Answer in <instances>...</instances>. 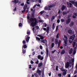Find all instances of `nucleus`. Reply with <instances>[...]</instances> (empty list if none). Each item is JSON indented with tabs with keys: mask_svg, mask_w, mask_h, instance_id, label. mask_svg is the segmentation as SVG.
<instances>
[{
	"mask_svg": "<svg viewBox=\"0 0 77 77\" xmlns=\"http://www.w3.org/2000/svg\"><path fill=\"white\" fill-rule=\"evenodd\" d=\"M27 21L28 23L31 22V26H32V27H34V26H36L37 24V19L36 18H30L29 16H28L27 17Z\"/></svg>",
	"mask_w": 77,
	"mask_h": 77,
	"instance_id": "nucleus-1",
	"label": "nucleus"
},
{
	"mask_svg": "<svg viewBox=\"0 0 77 77\" xmlns=\"http://www.w3.org/2000/svg\"><path fill=\"white\" fill-rule=\"evenodd\" d=\"M64 38H65L66 40H64V46H67V42H68V37L67 36L65 35L64 36Z\"/></svg>",
	"mask_w": 77,
	"mask_h": 77,
	"instance_id": "nucleus-2",
	"label": "nucleus"
},
{
	"mask_svg": "<svg viewBox=\"0 0 77 77\" xmlns=\"http://www.w3.org/2000/svg\"><path fill=\"white\" fill-rule=\"evenodd\" d=\"M40 41L42 42V43H43V44H45V45L47 46V41L46 39L41 40Z\"/></svg>",
	"mask_w": 77,
	"mask_h": 77,
	"instance_id": "nucleus-3",
	"label": "nucleus"
},
{
	"mask_svg": "<svg viewBox=\"0 0 77 77\" xmlns=\"http://www.w3.org/2000/svg\"><path fill=\"white\" fill-rule=\"evenodd\" d=\"M68 33L70 35H72V34H74V31H72L71 29H69L68 30Z\"/></svg>",
	"mask_w": 77,
	"mask_h": 77,
	"instance_id": "nucleus-4",
	"label": "nucleus"
},
{
	"mask_svg": "<svg viewBox=\"0 0 77 77\" xmlns=\"http://www.w3.org/2000/svg\"><path fill=\"white\" fill-rule=\"evenodd\" d=\"M70 65V63L69 62H67L66 63V64L65 65V68H69V65Z\"/></svg>",
	"mask_w": 77,
	"mask_h": 77,
	"instance_id": "nucleus-5",
	"label": "nucleus"
},
{
	"mask_svg": "<svg viewBox=\"0 0 77 77\" xmlns=\"http://www.w3.org/2000/svg\"><path fill=\"white\" fill-rule=\"evenodd\" d=\"M75 35L74 34L72 35L70 37L69 39H71L72 40H74V38H75Z\"/></svg>",
	"mask_w": 77,
	"mask_h": 77,
	"instance_id": "nucleus-6",
	"label": "nucleus"
},
{
	"mask_svg": "<svg viewBox=\"0 0 77 77\" xmlns=\"http://www.w3.org/2000/svg\"><path fill=\"white\" fill-rule=\"evenodd\" d=\"M66 9V5H63L62 6L61 10L62 11H64V10H65V9Z\"/></svg>",
	"mask_w": 77,
	"mask_h": 77,
	"instance_id": "nucleus-7",
	"label": "nucleus"
},
{
	"mask_svg": "<svg viewBox=\"0 0 77 77\" xmlns=\"http://www.w3.org/2000/svg\"><path fill=\"white\" fill-rule=\"evenodd\" d=\"M35 10H34L32 14V16L31 18H35Z\"/></svg>",
	"mask_w": 77,
	"mask_h": 77,
	"instance_id": "nucleus-8",
	"label": "nucleus"
},
{
	"mask_svg": "<svg viewBox=\"0 0 77 77\" xmlns=\"http://www.w3.org/2000/svg\"><path fill=\"white\" fill-rule=\"evenodd\" d=\"M67 74V70L64 71L62 74L63 76H65Z\"/></svg>",
	"mask_w": 77,
	"mask_h": 77,
	"instance_id": "nucleus-9",
	"label": "nucleus"
},
{
	"mask_svg": "<svg viewBox=\"0 0 77 77\" xmlns=\"http://www.w3.org/2000/svg\"><path fill=\"white\" fill-rule=\"evenodd\" d=\"M71 18H69L67 19L66 20V23L67 24H69L71 22Z\"/></svg>",
	"mask_w": 77,
	"mask_h": 77,
	"instance_id": "nucleus-10",
	"label": "nucleus"
},
{
	"mask_svg": "<svg viewBox=\"0 0 77 77\" xmlns=\"http://www.w3.org/2000/svg\"><path fill=\"white\" fill-rule=\"evenodd\" d=\"M42 72V71L39 70V69L37 70V73H38L39 75H41V74Z\"/></svg>",
	"mask_w": 77,
	"mask_h": 77,
	"instance_id": "nucleus-11",
	"label": "nucleus"
},
{
	"mask_svg": "<svg viewBox=\"0 0 77 77\" xmlns=\"http://www.w3.org/2000/svg\"><path fill=\"white\" fill-rule=\"evenodd\" d=\"M67 5H68V8H72V5L71 3H69V4H68V2L67 3Z\"/></svg>",
	"mask_w": 77,
	"mask_h": 77,
	"instance_id": "nucleus-12",
	"label": "nucleus"
},
{
	"mask_svg": "<svg viewBox=\"0 0 77 77\" xmlns=\"http://www.w3.org/2000/svg\"><path fill=\"white\" fill-rule=\"evenodd\" d=\"M74 25V22L73 21H72L69 25L70 27H72V26H73Z\"/></svg>",
	"mask_w": 77,
	"mask_h": 77,
	"instance_id": "nucleus-13",
	"label": "nucleus"
},
{
	"mask_svg": "<svg viewBox=\"0 0 77 77\" xmlns=\"http://www.w3.org/2000/svg\"><path fill=\"white\" fill-rule=\"evenodd\" d=\"M77 16V13H74L73 14V18H75Z\"/></svg>",
	"mask_w": 77,
	"mask_h": 77,
	"instance_id": "nucleus-14",
	"label": "nucleus"
},
{
	"mask_svg": "<svg viewBox=\"0 0 77 77\" xmlns=\"http://www.w3.org/2000/svg\"><path fill=\"white\" fill-rule=\"evenodd\" d=\"M55 5L54 4H53L48 6L49 8H54L55 6Z\"/></svg>",
	"mask_w": 77,
	"mask_h": 77,
	"instance_id": "nucleus-15",
	"label": "nucleus"
},
{
	"mask_svg": "<svg viewBox=\"0 0 77 77\" xmlns=\"http://www.w3.org/2000/svg\"><path fill=\"white\" fill-rule=\"evenodd\" d=\"M55 45L58 44V39L56 38L55 40Z\"/></svg>",
	"mask_w": 77,
	"mask_h": 77,
	"instance_id": "nucleus-16",
	"label": "nucleus"
},
{
	"mask_svg": "<svg viewBox=\"0 0 77 77\" xmlns=\"http://www.w3.org/2000/svg\"><path fill=\"white\" fill-rule=\"evenodd\" d=\"M46 55L47 57H48V48H46Z\"/></svg>",
	"mask_w": 77,
	"mask_h": 77,
	"instance_id": "nucleus-17",
	"label": "nucleus"
},
{
	"mask_svg": "<svg viewBox=\"0 0 77 77\" xmlns=\"http://www.w3.org/2000/svg\"><path fill=\"white\" fill-rule=\"evenodd\" d=\"M22 52L23 54H24L25 53H26V49H23V47H22Z\"/></svg>",
	"mask_w": 77,
	"mask_h": 77,
	"instance_id": "nucleus-18",
	"label": "nucleus"
},
{
	"mask_svg": "<svg viewBox=\"0 0 77 77\" xmlns=\"http://www.w3.org/2000/svg\"><path fill=\"white\" fill-rule=\"evenodd\" d=\"M49 29H50V27L48 26L47 27V30H46V32H47V34H48L49 33Z\"/></svg>",
	"mask_w": 77,
	"mask_h": 77,
	"instance_id": "nucleus-19",
	"label": "nucleus"
},
{
	"mask_svg": "<svg viewBox=\"0 0 77 77\" xmlns=\"http://www.w3.org/2000/svg\"><path fill=\"white\" fill-rule=\"evenodd\" d=\"M64 53H65V50H63L60 53V54L62 55L64 54Z\"/></svg>",
	"mask_w": 77,
	"mask_h": 77,
	"instance_id": "nucleus-20",
	"label": "nucleus"
},
{
	"mask_svg": "<svg viewBox=\"0 0 77 77\" xmlns=\"http://www.w3.org/2000/svg\"><path fill=\"white\" fill-rule=\"evenodd\" d=\"M30 37H28L27 38H26V41L27 42H28L29 41V39H30Z\"/></svg>",
	"mask_w": 77,
	"mask_h": 77,
	"instance_id": "nucleus-21",
	"label": "nucleus"
},
{
	"mask_svg": "<svg viewBox=\"0 0 77 77\" xmlns=\"http://www.w3.org/2000/svg\"><path fill=\"white\" fill-rule=\"evenodd\" d=\"M76 49V48H75L74 49L73 53V54L74 55L75 54V53H76V51L75 50Z\"/></svg>",
	"mask_w": 77,
	"mask_h": 77,
	"instance_id": "nucleus-22",
	"label": "nucleus"
},
{
	"mask_svg": "<svg viewBox=\"0 0 77 77\" xmlns=\"http://www.w3.org/2000/svg\"><path fill=\"white\" fill-rule=\"evenodd\" d=\"M27 4H26L23 7V9H25L26 10V9H27Z\"/></svg>",
	"mask_w": 77,
	"mask_h": 77,
	"instance_id": "nucleus-23",
	"label": "nucleus"
},
{
	"mask_svg": "<svg viewBox=\"0 0 77 77\" xmlns=\"http://www.w3.org/2000/svg\"><path fill=\"white\" fill-rule=\"evenodd\" d=\"M75 44H76V42H73L72 46L73 47H74L75 46Z\"/></svg>",
	"mask_w": 77,
	"mask_h": 77,
	"instance_id": "nucleus-24",
	"label": "nucleus"
},
{
	"mask_svg": "<svg viewBox=\"0 0 77 77\" xmlns=\"http://www.w3.org/2000/svg\"><path fill=\"white\" fill-rule=\"evenodd\" d=\"M22 47H23V48L25 49L27 47V45H26L25 44L23 45V46Z\"/></svg>",
	"mask_w": 77,
	"mask_h": 77,
	"instance_id": "nucleus-25",
	"label": "nucleus"
},
{
	"mask_svg": "<svg viewBox=\"0 0 77 77\" xmlns=\"http://www.w3.org/2000/svg\"><path fill=\"white\" fill-rule=\"evenodd\" d=\"M14 3H15L16 4V3H18L19 2V0H15L13 2Z\"/></svg>",
	"mask_w": 77,
	"mask_h": 77,
	"instance_id": "nucleus-26",
	"label": "nucleus"
},
{
	"mask_svg": "<svg viewBox=\"0 0 77 77\" xmlns=\"http://www.w3.org/2000/svg\"><path fill=\"white\" fill-rule=\"evenodd\" d=\"M60 70L61 71H64L65 70V69H64L63 68V67H62L60 68Z\"/></svg>",
	"mask_w": 77,
	"mask_h": 77,
	"instance_id": "nucleus-27",
	"label": "nucleus"
},
{
	"mask_svg": "<svg viewBox=\"0 0 77 77\" xmlns=\"http://www.w3.org/2000/svg\"><path fill=\"white\" fill-rule=\"evenodd\" d=\"M72 52V49L71 48L69 51V54H71Z\"/></svg>",
	"mask_w": 77,
	"mask_h": 77,
	"instance_id": "nucleus-28",
	"label": "nucleus"
},
{
	"mask_svg": "<svg viewBox=\"0 0 77 77\" xmlns=\"http://www.w3.org/2000/svg\"><path fill=\"white\" fill-rule=\"evenodd\" d=\"M54 25H55V23H54L52 25V29L53 30H54V28H55V27L54 26Z\"/></svg>",
	"mask_w": 77,
	"mask_h": 77,
	"instance_id": "nucleus-29",
	"label": "nucleus"
},
{
	"mask_svg": "<svg viewBox=\"0 0 77 77\" xmlns=\"http://www.w3.org/2000/svg\"><path fill=\"white\" fill-rule=\"evenodd\" d=\"M42 65V63H41L38 64V67H40Z\"/></svg>",
	"mask_w": 77,
	"mask_h": 77,
	"instance_id": "nucleus-30",
	"label": "nucleus"
},
{
	"mask_svg": "<svg viewBox=\"0 0 77 77\" xmlns=\"http://www.w3.org/2000/svg\"><path fill=\"white\" fill-rule=\"evenodd\" d=\"M55 18V16H53L51 19V21H53V20H54Z\"/></svg>",
	"mask_w": 77,
	"mask_h": 77,
	"instance_id": "nucleus-31",
	"label": "nucleus"
},
{
	"mask_svg": "<svg viewBox=\"0 0 77 77\" xmlns=\"http://www.w3.org/2000/svg\"><path fill=\"white\" fill-rule=\"evenodd\" d=\"M51 48H53V47H54V43H52L51 44Z\"/></svg>",
	"mask_w": 77,
	"mask_h": 77,
	"instance_id": "nucleus-32",
	"label": "nucleus"
},
{
	"mask_svg": "<svg viewBox=\"0 0 77 77\" xmlns=\"http://www.w3.org/2000/svg\"><path fill=\"white\" fill-rule=\"evenodd\" d=\"M73 40H71V39H69V43H70V44L72 43V42H73Z\"/></svg>",
	"mask_w": 77,
	"mask_h": 77,
	"instance_id": "nucleus-33",
	"label": "nucleus"
},
{
	"mask_svg": "<svg viewBox=\"0 0 77 77\" xmlns=\"http://www.w3.org/2000/svg\"><path fill=\"white\" fill-rule=\"evenodd\" d=\"M63 15H66L67 14V13L66 11H63Z\"/></svg>",
	"mask_w": 77,
	"mask_h": 77,
	"instance_id": "nucleus-34",
	"label": "nucleus"
},
{
	"mask_svg": "<svg viewBox=\"0 0 77 77\" xmlns=\"http://www.w3.org/2000/svg\"><path fill=\"white\" fill-rule=\"evenodd\" d=\"M34 75L35 76V77H38V73H36L34 74Z\"/></svg>",
	"mask_w": 77,
	"mask_h": 77,
	"instance_id": "nucleus-35",
	"label": "nucleus"
},
{
	"mask_svg": "<svg viewBox=\"0 0 77 77\" xmlns=\"http://www.w3.org/2000/svg\"><path fill=\"white\" fill-rule=\"evenodd\" d=\"M36 39L41 41V38L39 37H36Z\"/></svg>",
	"mask_w": 77,
	"mask_h": 77,
	"instance_id": "nucleus-36",
	"label": "nucleus"
},
{
	"mask_svg": "<svg viewBox=\"0 0 77 77\" xmlns=\"http://www.w3.org/2000/svg\"><path fill=\"white\" fill-rule=\"evenodd\" d=\"M43 13H44V11H41L40 13V14L41 15H42Z\"/></svg>",
	"mask_w": 77,
	"mask_h": 77,
	"instance_id": "nucleus-37",
	"label": "nucleus"
},
{
	"mask_svg": "<svg viewBox=\"0 0 77 77\" xmlns=\"http://www.w3.org/2000/svg\"><path fill=\"white\" fill-rule=\"evenodd\" d=\"M40 38V39L41 40H43V39H44V37L42 35V36Z\"/></svg>",
	"mask_w": 77,
	"mask_h": 77,
	"instance_id": "nucleus-38",
	"label": "nucleus"
},
{
	"mask_svg": "<svg viewBox=\"0 0 77 77\" xmlns=\"http://www.w3.org/2000/svg\"><path fill=\"white\" fill-rule=\"evenodd\" d=\"M59 33H58L57 34V35H56V38H57V39H58V38H59Z\"/></svg>",
	"mask_w": 77,
	"mask_h": 77,
	"instance_id": "nucleus-39",
	"label": "nucleus"
},
{
	"mask_svg": "<svg viewBox=\"0 0 77 77\" xmlns=\"http://www.w3.org/2000/svg\"><path fill=\"white\" fill-rule=\"evenodd\" d=\"M41 56L40 55H39L38 56V59H41Z\"/></svg>",
	"mask_w": 77,
	"mask_h": 77,
	"instance_id": "nucleus-40",
	"label": "nucleus"
},
{
	"mask_svg": "<svg viewBox=\"0 0 77 77\" xmlns=\"http://www.w3.org/2000/svg\"><path fill=\"white\" fill-rule=\"evenodd\" d=\"M70 2H71L72 4H74V3H75V2L73 1H70Z\"/></svg>",
	"mask_w": 77,
	"mask_h": 77,
	"instance_id": "nucleus-41",
	"label": "nucleus"
},
{
	"mask_svg": "<svg viewBox=\"0 0 77 77\" xmlns=\"http://www.w3.org/2000/svg\"><path fill=\"white\" fill-rule=\"evenodd\" d=\"M58 77H62V74L59 73L58 75Z\"/></svg>",
	"mask_w": 77,
	"mask_h": 77,
	"instance_id": "nucleus-42",
	"label": "nucleus"
},
{
	"mask_svg": "<svg viewBox=\"0 0 77 77\" xmlns=\"http://www.w3.org/2000/svg\"><path fill=\"white\" fill-rule=\"evenodd\" d=\"M74 5L75 7H77V2H75Z\"/></svg>",
	"mask_w": 77,
	"mask_h": 77,
	"instance_id": "nucleus-43",
	"label": "nucleus"
},
{
	"mask_svg": "<svg viewBox=\"0 0 77 77\" xmlns=\"http://www.w3.org/2000/svg\"><path fill=\"white\" fill-rule=\"evenodd\" d=\"M57 30H58V26H56V31L57 32Z\"/></svg>",
	"mask_w": 77,
	"mask_h": 77,
	"instance_id": "nucleus-44",
	"label": "nucleus"
},
{
	"mask_svg": "<svg viewBox=\"0 0 77 77\" xmlns=\"http://www.w3.org/2000/svg\"><path fill=\"white\" fill-rule=\"evenodd\" d=\"M19 27H21V26H22V23H20L19 24Z\"/></svg>",
	"mask_w": 77,
	"mask_h": 77,
	"instance_id": "nucleus-45",
	"label": "nucleus"
},
{
	"mask_svg": "<svg viewBox=\"0 0 77 77\" xmlns=\"http://www.w3.org/2000/svg\"><path fill=\"white\" fill-rule=\"evenodd\" d=\"M44 70L42 71V77H44Z\"/></svg>",
	"mask_w": 77,
	"mask_h": 77,
	"instance_id": "nucleus-46",
	"label": "nucleus"
},
{
	"mask_svg": "<svg viewBox=\"0 0 77 77\" xmlns=\"http://www.w3.org/2000/svg\"><path fill=\"white\" fill-rule=\"evenodd\" d=\"M61 20L62 23H63L65 21V19H61Z\"/></svg>",
	"mask_w": 77,
	"mask_h": 77,
	"instance_id": "nucleus-47",
	"label": "nucleus"
},
{
	"mask_svg": "<svg viewBox=\"0 0 77 77\" xmlns=\"http://www.w3.org/2000/svg\"><path fill=\"white\" fill-rule=\"evenodd\" d=\"M36 29L37 30H38V29H39V26H36Z\"/></svg>",
	"mask_w": 77,
	"mask_h": 77,
	"instance_id": "nucleus-48",
	"label": "nucleus"
},
{
	"mask_svg": "<svg viewBox=\"0 0 77 77\" xmlns=\"http://www.w3.org/2000/svg\"><path fill=\"white\" fill-rule=\"evenodd\" d=\"M70 17H71V14L68 15V16L67 17L68 18H69H69Z\"/></svg>",
	"mask_w": 77,
	"mask_h": 77,
	"instance_id": "nucleus-49",
	"label": "nucleus"
},
{
	"mask_svg": "<svg viewBox=\"0 0 77 77\" xmlns=\"http://www.w3.org/2000/svg\"><path fill=\"white\" fill-rule=\"evenodd\" d=\"M57 23H58V24H59L60 23V20L58 19L57 20Z\"/></svg>",
	"mask_w": 77,
	"mask_h": 77,
	"instance_id": "nucleus-50",
	"label": "nucleus"
},
{
	"mask_svg": "<svg viewBox=\"0 0 77 77\" xmlns=\"http://www.w3.org/2000/svg\"><path fill=\"white\" fill-rule=\"evenodd\" d=\"M22 42L23 44L25 45V44H26V41L25 40H23Z\"/></svg>",
	"mask_w": 77,
	"mask_h": 77,
	"instance_id": "nucleus-51",
	"label": "nucleus"
},
{
	"mask_svg": "<svg viewBox=\"0 0 77 77\" xmlns=\"http://www.w3.org/2000/svg\"><path fill=\"white\" fill-rule=\"evenodd\" d=\"M29 69H31V68H32V66H31V64H30L29 65Z\"/></svg>",
	"mask_w": 77,
	"mask_h": 77,
	"instance_id": "nucleus-52",
	"label": "nucleus"
},
{
	"mask_svg": "<svg viewBox=\"0 0 77 77\" xmlns=\"http://www.w3.org/2000/svg\"><path fill=\"white\" fill-rule=\"evenodd\" d=\"M56 70L57 71H58V66H56Z\"/></svg>",
	"mask_w": 77,
	"mask_h": 77,
	"instance_id": "nucleus-53",
	"label": "nucleus"
},
{
	"mask_svg": "<svg viewBox=\"0 0 77 77\" xmlns=\"http://www.w3.org/2000/svg\"><path fill=\"white\" fill-rule=\"evenodd\" d=\"M40 49H41V50H42L43 49V48H42V45H40Z\"/></svg>",
	"mask_w": 77,
	"mask_h": 77,
	"instance_id": "nucleus-54",
	"label": "nucleus"
},
{
	"mask_svg": "<svg viewBox=\"0 0 77 77\" xmlns=\"http://www.w3.org/2000/svg\"><path fill=\"white\" fill-rule=\"evenodd\" d=\"M26 10L25 9H24V10L23 11H22V13H23L24 12H25L26 11Z\"/></svg>",
	"mask_w": 77,
	"mask_h": 77,
	"instance_id": "nucleus-55",
	"label": "nucleus"
},
{
	"mask_svg": "<svg viewBox=\"0 0 77 77\" xmlns=\"http://www.w3.org/2000/svg\"><path fill=\"white\" fill-rule=\"evenodd\" d=\"M35 63H36V64H38V63H39V61L38 60L37 61H36L35 62Z\"/></svg>",
	"mask_w": 77,
	"mask_h": 77,
	"instance_id": "nucleus-56",
	"label": "nucleus"
},
{
	"mask_svg": "<svg viewBox=\"0 0 77 77\" xmlns=\"http://www.w3.org/2000/svg\"><path fill=\"white\" fill-rule=\"evenodd\" d=\"M60 42H61V40H60L59 41L58 43V44H60Z\"/></svg>",
	"mask_w": 77,
	"mask_h": 77,
	"instance_id": "nucleus-57",
	"label": "nucleus"
},
{
	"mask_svg": "<svg viewBox=\"0 0 77 77\" xmlns=\"http://www.w3.org/2000/svg\"><path fill=\"white\" fill-rule=\"evenodd\" d=\"M74 59H72V63H74Z\"/></svg>",
	"mask_w": 77,
	"mask_h": 77,
	"instance_id": "nucleus-58",
	"label": "nucleus"
},
{
	"mask_svg": "<svg viewBox=\"0 0 77 77\" xmlns=\"http://www.w3.org/2000/svg\"><path fill=\"white\" fill-rule=\"evenodd\" d=\"M30 63L31 64H33V63H34V62H33V61L31 60L30 61Z\"/></svg>",
	"mask_w": 77,
	"mask_h": 77,
	"instance_id": "nucleus-59",
	"label": "nucleus"
},
{
	"mask_svg": "<svg viewBox=\"0 0 77 77\" xmlns=\"http://www.w3.org/2000/svg\"><path fill=\"white\" fill-rule=\"evenodd\" d=\"M56 51V50H54V51H52V54H53L54 52H55V51Z\"/></svg>",
	"mask_w": 77,
	"mask_h": 77,
	"instance_id": "nucleus-60",
	"label": "nucleus"
},
{
	"mask_svg": "<svg viewBox=\"0 0 77 77\" xmlns=\"http://www.w3.org/2000/svg\"><path fill=\"white\" fill-rule=\"evenodd\" d=\"M54 38H52L51 40V42H54Z\"/></svg>",
	"mask_w": 77,
	"mask_h": 77,
	"instance_id": "nucleus-61",
	"label": "nucleus"
},
{
	"mask_svg": "<svg viewBox=\"0 0 77 77\" xmlns=\"http://www.w3.org/2000/svg\"><path fill=\"white\" fill-rule=\"evenodd\" d=\"M58 17L59 19H60V18H61V16H60V15H59L58 16Z\"/></svg>",
	"mask_w": 77,
	"mask_h": 77,
	"instance_id": "nucleus-62",
	"label": "nucleus"
},
{
	"mask_svg": "<svg viewBox=\"0 0 77 77\" xmlns=\"http://www.w3.org/2000/svg\"><path fill=\"white\" fill-rule=\"evenodd\" d=\"M24 5V3H23L22 4H20V6H23Z\"/></svg>",
	"mask_w": 77,
	"mask_h": 77,
	"instance_id": "nucleus-63",
	"label": "nucleus"
},
{
	"mask_svg": "<svg viewBox=\"0 0 77 77\" xmlns=\"http://www.w3.org/2000/svg\"><path fill=\"white\" fill-rule=\"evenodd\" d=\"M43 59H44V57H42L41 58H40V59L41 60H43Z\"/></svg>",
	"mask_w": 77,
	"mask_h": 77,
	"instance_id": "nucleus-64",
	"label": "nucleus"
}]
</instances>
